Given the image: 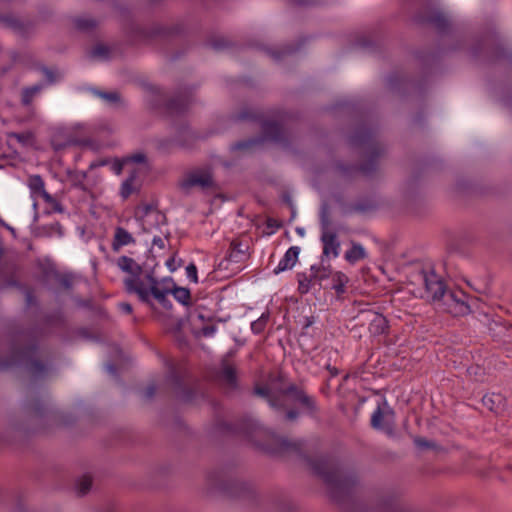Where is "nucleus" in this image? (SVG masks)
Listing matches in <instances>:
<instances>
[{"label": "nucleus", "instance_id": "nucleus-1", "mask_svg": "<svg viewBox=\"0 0 512 512\" xmlns=\"http://www.w3.org/2000/svg\"><path fill=\"white\" fill-rule=\"evenodd\" d=\"M309 465L327 485L334 501L341 505L356 504L357 476L354 472L345 470L337 459L329 455L309 459Z\"/></svg>", "mask_w": 512, "mask_h": 512}, {"label": "nucleus", "instance_id": "nucleus-2", "mask_svg": "<svg viewBox=\"0 0 512 512\" xmlns=\"http://www.w3.org/2000/svg\"><path fill=\"white\" fill-rule=\"evenodd\" d=\"M37 339L31 332H21L12 337L8 355L0 357V368L6 369L24 364L35 380L50 376L52 368L38 358Z\"/></svg>", "mask_w": 512, "mask_h": 512}, {"label": "nucleus", "instance_id": "nucleus-3", "mask_svg": "<svg viewBox=\"0 0 512 512\" xmlns=\"http://www.w3.org/2000/svg\"><path fill=\"white\" fill-rule=\"evenodd\" d=\"M426 297L437 307L453 316H462L470 312L467 295L462 290L448 289L444 279L434 270L423 274Z\"/></svg>", "mask_w": 512, "mask_h": 512}, {"label": "nucleus", "instance_id": "nucleus-4", "mask_svg": "<svg viewBox=\"0 0 512 512\" xmlns=\"http://www.w3.org/2000/svg\"><path fill=\"white\" fill-rule=\"evenodd\" d=\"M116 264L121 271L128 274L124 279V286L128 293L136 294L139 300L147 304L151 303L152 298L165 302L163 294L155 289L156 278L150 273H145L133 258L121 256Z\"/></svg>", "mask_w": 512, "mask_h": 512}, {"label": "nucleus", "instance_id": "nucleus-5", "mask_svg": "<svg viewBox=\"0 0 512 512\" xmlns=\"http://www.w3.org/2000/svg\"><path fill=\"white\" fill-rule=\"evenodd\" d=\"M257 396L265 398L269 405L276 410H286L294 403H300L307 408L313 407V400L305 395L295 385L283 387L280 380H271L267 385H257L254 389Z\"/></svg>", "mask_w": 512, "mask_h": 512}, {"label": "nucleus", "instance_id": "nucleus-6", "mask_svg": "<svg viewBox=\"0 0 512 512\" xmlns=\"http://www.w3.org/2000/svg\"><path fill=\"white\" fill-rule=\"evenodd\" d=\"M351 143L362 152L363 160L357 170L366 176L373 174L377 170L380 156L384 153V147L377 140L375 130L364 125L358 127L351 136Z\"/></svg>", "mask_w": 512, "mask_h": 512}, {"label": "nucleus", "instance_id": "nucleus-7", "mask_svg": "<svg viewBox=\"0 0 512 512\" xmlns=\"http://www.w3.org/2000/svg\"><path fill=\"white\" fill-rule=\"evenodd\" d=\"M235 432L255 446L269 448V443L267 441L263 442L260 439L262 436H264L271 439L278 446V450L281 452H301V442L292 441L286 438H278L274 434H272L268 429L264 428L258 422L252 419L242 420L236 426Z\"/></svg>", "mask_w": 512, "mask_h": 512}, {"label": "nucleus", "instance_id": "nucleus-8", "mask_svg": "<svg viewBox=\"0 0 512 512\" xmlns=\"http://www.w3.org/2000/svg\"><path fill=\"white\" fill-rule=\"evenodd\" d=\"M286 113L277 112L276 119L262 121L263 137L251 138L239 141L232 146L235 151H250L254 147L260 145L264 140H269L283 146H287L289 142V134L285 128Z\"/></svg>", "mask_w": 512, "mask_h": 512}, {"label": "nucleus", "instance_id": "nucleus-9", "mask_svg": "<svg viewBox=\"0 0 512 512\" xmlns=\"http://www.w3.org/2000/svg\"><path fill=\"white\" fill-rule=\"evenodd\" d=\"M133 32L140 41L149 44L160 43L169 50L170 46H173L183 33V25L176 24L170 27L160 24H152L147 27L136 26L133 28Z\"/></svg>", "mask_w": 512, "mask_h": 512}, {"label": "nucleus", "instance_id": "nucleus-10", "mask_svg": "<svg viewBox=\"0 0 512 512\" xmlns=\"http://www.w3.org/2000/svg\"><path fill=\"white\" fill-rule=\"evenodd\" d=\"M151 102L155 108H164L169 115H181L189 108L192 102L190 91H179L174 97L168 98L166 93L157 86H149Z\"/></svg>", "mask_w": 512, "mask_h": 512}, {"label": "nucleus", "instance_id": "nucleus-11", "mask_svg": "<svg viewBox=\"0 0 512 512\" xmlns=\"http://www.w3.org/2000/svg\"><path fill=\"white\" fill-rule=\"evenodd\" d=\"M209 480L216 488L234 497L249 498L252 497L255 492L252 484L241 481L222 471L211 473Z\"/></svg>", "mask_w": 512, "mask_h": 512}, {"label": "nucleus", "instance_id": "nucleus-12", "mask_svg": "<svg viewBox=\"0 0 512 512\" xmlns=\"http://www.w3.org/2000/svg\"><path fill=\"white\" fill-rule=\"evenodd\" d=\"M475 55L485 54L493 60L508 59L512 50L498 34L492 33L482 37L472 48Z\"/></svg>", "mask_w": 512, "mask_h": 512}, {"label": "nucleus", "instance_id": "nucleus-13", "mask_svg": "<svg viewBox=\"0 0 512 512\" xmlns=\"http://www.w3.org/2000/svg\"><path fill=\"white\" fill-rule=\"evenodd\" d=\"M168 366V379L174 385L179 398L187 403H196L198 395L204 397V393L200 391L198 385L189 386L185 383L181 373L178 371L176 366L167 361Z\"/></svg>", "mask_w": 512, "mask_h": 512}, {"label": "nucleus", "instance_id": "nucleus-14", "mask_svg": "<svg viewBox=\"0 0 512 512\" xmlns=\"http://www.w3.org/2000/svg\"><path fill=\"white\" fill-rule=\"evenodd\" d=\"M155 289L163 294L165 302L160 301L159 299H155L160 306L164 309L169 310L172 308V303L168 299V294H171L174 299L184 306H188L191 303V293L190 290L184 287H178L173 280L165 279L163 281V285L159 286L158 281H155Z\"/></svg>", "mask_w": 512, "mask_h": 512}, {"label": "nucleus", "instance_id": "nucleus-15", "mask_svg": "<svg viewBox=\"0 0 512 512\" xmlns=\"http://www.w3.org/2000/svg\"><path fill=\"white\" fill-rule=\"evenodd\" d=\"M371 426L384 432L388 436L395 432V412L393 408L384 400L378 404L371 416Z\"/></svg>", "mask_w": 512, "mask_h": 512}, {"label": "nucleus", "instance_id": "nucleus-16", "mask_svg": "<svg viewBox=\"0 0 512 512\" xmlns=\"http://www.w3.org/2000/svg\"><path fill=\"white\" fill-rule=\"evenodd\" d=\"M134 217L142 226L144 231H149L154 223L163 222L165 216L160 213L152 204L140 203L134 210Z\"/></svg>", "mask_w": 512, "mask_h": 512}, {"label": "nucleus", "instance_id": "nucleus-17", "mask_svg": "<svg viewBox=\"0 0 512 512\" xmlns=\"http://www.w3.org/2000/svg\"><path fill=\"white\" fill-rule=\"evenodd\" d=\"M212 184V175L209 168H197L186 173L180 182L183 190H190L193 187H209Z\"/></svg>", "mask_w": 512, "mask_h": 512}, {"label": "nucleus", "instance_id": "nucleus-18", "mask_svg": "<svg viewBox=\"0 0 512 512\" xmlns=\"http://www.w3.org/2000/svg\"><path fill=\"white\" fill-rule=\"evenodd\" d=\"M416 20L421 23L432 24L439 32H449L451 22L448 15L438 10H427L417 15Z\"/></svg>", "mask_w": 512, "mask_h": 512}, {"label": "nucleus", "instance_id": "nucleus-19", "mask_svg": "<svg viewBox=\"0 0 512 512\" xmlns=\"http://www.w3.org/2000/svg\"><path fill=\"white\" fill-rule=\"evenodd\" d=\"M320 239L323 244L321 259L326 260L330 257L337 258L340 254V242L336 233L333 231H324Z\"/></svg>", "mask_w": 512, "mask_h": 512}, {"label": "nucleus", "instance_id": "nucleus-20", "mask_svg": "<svg viewBox=\"0 0 512 512\" xmlns=\"http://www.w3.org/2000/svg\"><path fill=\"white\" fill-rule=\"evenodd\" d=\"M31 198L36 202L43 199L46 203H52L53 197L45 190V183L40 175H31L27 180ZM36 205V203H34Z\"/></svg>", "mask_w": 512, "mask_h": 512}, {"label": "nucleus", "instance_id": "nucleus-21", "mask_svg": "<svg viewBox=\"0 0 512 512\" xmlns=\"http://www.w3.org/2000/svg\"><path fill=\"white\" fill-rule=\"evenodd\" d=\"M141 168L138 167H132L129 170V176L126 180L123 181L120 187V195L123 198V200L128 199L133 193H136L139 191L141 183L138 179L140 174Z\"/></svg>", "mask_w": 512, "mask_h": 512}, {"label": "nucleus", "instance_id": "nucleus-22", "mask_svg": "<svg viewBox=\"0 0 512 512\" xmlns=\"http://www.w3.org/2000/svg\"><path fill=\"white\" fill-rule=\"evenodd\" d=\"M145 160V155L143 153L137 152L122 159H115L112 163L111 170L116 175H120L125 168L130 170L132 167H138V165L144 164Z\"/></svg>", "mask_w": 512, "mask_h": 512}, {"label": "nucleus", "instance_id": "nucleus-23", "mask_svg": "<svg viewBox=\"0 0 512 512\" xmlns=\"http://www.w3.org/2000/svg\"><path fill=\"white\" fill-rule=\"evenodd\" d=\"M219 380L227 391H234L238 388L236 369L227 363L221 367Z\"/></svg>", "mask_w": 512, "mask_h": 512}, {"label": "nucleus", "instance_id": "nucleus-24", "mask_svg": "<svg viewBox=\"0 0 512 512\" xmlns=\"http://www.w3.org/2000/svg\"><path fill=\"white\" fill-rule=\"evenodd\" d=\"M300 253V248L297 246L290 247L284 256L279 261L278 265L274 269L275 274H279L280 272L286 271L288 269H292L297 262L298 256Z\"/></svg>", "mask_w": 512, "mask_h": 512}, {"label": "nucleus", "instance_id": "nucleus-25", "mask_svg": "<svg viewBox=\"0 0 512 512\" xmlns=\"http://www.w3.org/2000/svg\"><path fill=\"white\" fill-rule=\"evenodd\" d=\"M325 262L326 260L321 259L320 264L312 265L310 268V274L316 284H321L324 280L331 278L332 274L334 273L330 263L327 261V264H325Z\"/></svg>", "mask_w": 512, "mask_h": 512}, {"label": "nucleus", "instance_id": "nucleus-26", "mask_svg": "<svg viewBox=\"0 0 512 512\" xmlns=\"http://www.w3.org/2000/svg\"><path fill=\"white\" fill-rule=\"evenodd\" d=\"M134 243L135 239L133 238L132 234L129 233L126 229L122 227H117L115 229L112 241L113 251L118 252L123 246H127Z\"/></svg>", "mask_w": 512, "mask_h": 512}, {"label": "nucleus", "instance_id": "nucleus-27", "mask_svg": "<svg viewBox=\"0 0 512 512\" xmlns=\"http://www.w3.org/2000/svg\"><path fill=\"white\" fill-rule=\"evenodd\" d=\"M247 249V245H243L241 242L234 240L230 244L226 259L232 263H240L245 260Z\"/></svg>", "mask_w": 512, "mask_h": 512}, {"label": "nucleus", "instance_id": "nucleus-28", "mask_svg": "<svg viewBox=\"0 0 512 512\" xmlns=\"http://www.w3.org/2000/svg\"><path fill=\"white\" fill-rule=\"evenodd\" d=\"M348 283V277L340 271H335L331 276V288L337 295L345 293V286Z\"/></svg>", "mask_w": 512, "mask_h": 512}, {"label": "nucleus", "instance_id": "nucleus-29", "mask_svg": "<svg viewBox=\"0 0 512 512\" xmlns=\"http://www.w3.org/2000/svg\"><path fill=\"white\" fill-rule=\"evenodd\" d=\"M366 257L365 249L362 245L353 243L352 247L346 251L344 258L351 264H354Z\"/></svg>", "mask_w": 512, "mask_h": 512}, {"label": "nucleus", "instance_id": "nucleus-30", "mask_svg": "<svg viewBox=\"0 0 512 512\" xmlns=\"http://www.w3.org/2000/svg\"><path fill=\"white\" fill-rule=\"evenodd\" d=\"M379 509L380 512H414L412 510L405 508L394 498L384 500L381 503Z\"/></svg>", "mask_w": 512, "mask_h": 512}, {"label": "nucleus", "instance_id": "nucleus-31", "mask_svg": "<svg viewBox=\"0 0 512 512\" xmlns=\"http://www.w3.org/2000/svg\"><path fill=\"white\" fill-rule=\"evenodd\" d=\"M90 56L98 60H108L112 56V50L107 45L99 43L91 49Z\"/></svg>", "mask_w": 512, "mask_h": 512}, {"label": "nucleus", "instance_id": "nucleus-32", "mask_svg": "<svg viewBox=\"0 0 512 512\" xmlns=\"http://www.w3.org/2000/svg\"><path fill=\"white\" fill-rule=\"evenodd\" d=\"M407 85H408V80L401 73H398V72L394 73V74L390 75L388 78V86L392 90L400 91L402 89H406Z\"/></svg>", "mask_w": 512, "mask_h": 512}, {"label": "nucleus", "instance_id": "nucleus-33", "mask_svg": "<svg viewBox=\"0 0 512 512\" xmlns=\"http://www.w3.org/2000/svg\"><path fill=\"white\" fill-rule=\"evenodd\" d=\"M42 84H35L33 86L27 87L22 92V103L24 105H29L33 98L42 90Z\"/></svg>", "mask_w": 512, "mask_h": 512}, {"label": "nucleus", "instance_id": "nucleus-34", "mask_svg": "<svg viewBox=\"0 0 512 512\" xmlns=\"http://www.w3.org/2000/svg\"><path fill=\"white\" fill-rule=\"evenodd\" d=\"M484 406L491 411H497L498 406L502 402V397L499 394L485 395L482 399Z\"/></svg>", "mask_w": 512, "mask_h": 512}, {"label": "nucleus", "instance_id": "nucleus-35", "mask_svg": "<svg viewBox=\"0 0 512 512\" xmlns=\"http://www.w3.org/2000/svg\"><path fill=\"white\" fill-rule=\"evenodd\" d=\"M77 29L81 31H90L96 27V21L88 17H78L74 21Z\"/></svg>", "mask_w": 512, "mask_h": 512}, {"label": "nucleus", "instance_id": "nucleus-36", "mask_svg": "<svg viewBox=\"0 0 512 512\" xmlns=\"http://www.w3.org/2000/svg\"><path fill=\"white\" fill-rule=\"evenodd\" d=\"M53 146L55 150H61L68 146H83L87 144L85 139H78L75 137H69L65 143H58L57 140H53Z\"/></svg>", "mask_w": 512, "mask_h": 512}, {"label": "nucleus", "instance_id": "nucleus-37", "mask_svg": "<svg viewBox=\"0 0 512 512\" xmlns=\"http://www.w3.org/2000/svg\"><path fill=\"white\" fill-rule=\"evenodd\" d=\"M235 119L240 120V121H245V120L257 121V120L261 119V115L258 111H255L250 108H245L239 114H237L235 116Z\"/></svg>", "mask_w": 512, "mask_h": 512}, {"label": "nucleus", "instance_id": "nucleus-38", "mask_svg": "<svg viewBox=\"0 0 512 512\" xmlns=\"http://www.w3.org/2000/svg\"><path fill=\"white\" fill-rule=\"evenodd\" d=\"M92 486V478L89 475H83L76 482V489L80 495L86 494Z\"/></svg>", "mask_w": 512, "mask_h": 512}, {"label": "nucleus", "instance_id": "nucleus-39", "mask_svg": "<svg viewBox=\"0 0 512 512\" xmlns=\"http://www.w3.org/2000/svg\"><path fill=\"white\" fill-rule=\"evenodd\" d=\"M315 284L316 282L314 281V279H312L310 273L309 275L304 274L299 278V292L301 294H306Z\"/></svg>", "mask_w": 512, "mask_h": 512}, {"label": "nucleus", "instance_id": "nucleus-40", "mask_svg": "<svg viewBox=\"0 0 512 512\" xmlns=\"http://www.w3.org/2000/svg\"><path fill=\"white\" fill-rule=\"evenodd\" d=\"M268 321V315L262 314L257 320L251 323V330L254 334H260L264 331Z\"/></svg>", "mask_w": 512, "mask_h": 512}, {"label": "nucleus", "instance_id": "nucleus-41", "mask_svg": "<svg viewBox=\"0 0 512 512\" xmlns=\"http://www.w3.org/2000/svg\"><path fill=\"white\" fill-rule=\"evenodd\" d=\"M215 50H222L227 47L228 41L223 37L212 38L208 43Z\"/></svg>", "mask_w": 512, "mask_h": 512}, {"label": "nucleus", "instance_id": "nucleus-42", "mask_svg": "<svg viewBox=\"0 0 512 512\" xmlns=\"http://www.w3.org/2000/svg\"><path fill=\"white\" fill-rule=\"evenodd\" d=\"M95 94L109 103H116L119 100V94L117 92L95 91Z\"/></svg>", "mask_w": 512, "mask_h": 512}, {"label": "nucleus", "instance_id": "nucleus-43", "mask_svg": "<svg viewBox=\"0 0 512 512\" xmlns=\"http://www.w3.org/2000/svg\"><path fill=\"white\" fill-rule=\"evenodd\" d=\"M293 51L291 48H285L283 50L268 49L267 53L275 60H280L285 54H289Z\"/></svg>", "mask_w": 512, "mask_h": 512}, {"label": "nucleus", "instance_id": "nucleus-44", "mask_svg": "<svg viewBox=\"0 0 512 512\" xmlns=\"http://www.w3.org/2000/svg\"><path fill=\"white\" fill-rule=\"evenodd\" d=\"M186 276L190 281L194 283L198 282L197 267L195 264L191 263L186 267Z\"/></svg>", "mask_w": 512, "mask_h": 512}, {"label": "nucleus", "instance_id": "nucleus-45", "mask_svg": "<svg viewBox=\"0 0 512 512\" xmlns=\"http://www.w3.org/2000/svg\"><path fill=\"white\" fill-rule=\"evenodd\" d=\"M58 283L65 289H69L73 285V277L68 274L60 275L58 278Z\"/></svg>", "mask_w": 512, "mask_h": 512}, {"label": "nucleus", "instance_id": "nucleus-46", "mask_svg": "<svg viewBox=\"0 0 512 512\" xmlns=\"http://www.w3.org/2000/svg\"><path fill=\"white\" fill-rule=\"evenodd\" d=\"M414 443L420 449H430V448L434 447V444L431 441H429L423 437H416L414 439Z\"/></svg>", "mask_w": 512, "mask_h": 512}, {"label": "nucleus", "instance_id": "nucleus-47", "mask_svg": "<svg viewBox=\"0 0 512 512\" xmlns=\"http://www.w3.org/2000/svg\"><path fill=\"white\" fill-rule=\"evenodd\" d=\"M11 138H15L18 142L26 144L29 142L31 135L29 133H12Z\"/></svg>", "mask_w": 512, "mask_h": 512}, {"label": "nucleus", "instance_id": "nucleus-48", "mask_svg": "<svg viewBox=\"0 0 512 512\" xmlns=\"http://www.w3.org/2000/svg\"><path fill=\"white\" fill-rule=\"evenodd\" d=\"M320 225H321V234L324 231H332L330 229V220H329L328 216L325 214H322V216H321Z\"/></svg>", "mask_w": 512, "mask_h": 512}, {"label": "nucleus", "instance_id": "nucleus-49", "mask_svg": "<svg viewBox=\"0 0 512 512\" xmlns=\"http://www.w3.org/2000/svg\"><path fill=\"white\" fill-rule=\"evenodd\" d=\"M104 367L108 374H110L111 376H116L117 368H116L115 364L109 362V363H106Z\"/></svg>", "mask_w": 512, "mask_h": 512}, {"label": "nucleus", "instance_id": "nucleus-50", "mask_svg": "<svg viewBox=\"0 0 512 512\" xmlns=\"http://www.w3.org/2000/svg\"><path fill=\"white\" fill-rule=\"evenodd\" d=\"M156 393V386L154 384L148 385L144 391L146 398H151Z\"/></svg>", "mask_w": 512, "mask_h": 512}, {"label": "nucleus", "instance_id": "nucleus-51", "mask_svg": "<svg viewBox=\"0 0 512 512\" xmlns=\"http://www.w3.org/2000/svg\"><path fill=\"white\" fill-rule=\"evenodd\" d=\"M352 210L355 212L363 213V212H366L367 210H369V205L357 203L352 207Z\"/></svg>", "mask_w": 512, "mask_h": 512}, {"label": "nucleus", "instance_id": "nucleus-52", "mask_svg": "<svg viewBox=\"0 0 512 512\" xmlns=\"http://www.w3.org/2000/svg\"><path fill=\"white\" fill-rule=\"evenodd\" d=\"M119 309L126 313V314H130L132 312V306L131 304L129 303H126V302H122L119 304Z\"/></svg>", "mask_w": 512, "mask_h": 512}, {"label": "nucleus", "instance_id": "nucleus-53", "mask_svg": "<svg viewBox=\"0 0 512 512\" xmlns=\"http://www.w3.org/2000/svg\"><path fill=\"white\" fill-rule=\"evenodd\" d=\"M152 243L154 246H157L160 249H163L165 247V242L161 237H154Z\"/></svg>", "mask_w": 512, "mask_h": 512}, {"label": "nucleus", "instance_id": "nucleus-54", "mask_svg": "<svg viewBox=\"0 0 512 512\" xmlns=\"http://www.w3.org/2000/svg\"><path fill=\"white\" fill-rule=\"evenodd\" d=\"M297 416H298V412L294 409H288L286 412V418L288 420H294L297 418Z\"/></svg>", "mask_w": 512, "mask_h": 512}, {"label": "nucleus", "instance_id": "nucleus-55", "mask_svg": "<svg viewBox=\"0 0 512 512\" xmlns=\"http://www.w3.org/2000/svg\"><path fill=\"white\" fill-rule=\"evenodd\" d=\"M44 72H45L46 77L49 79V81L52 82L53 81V78H52L53 72L49 69H45Z\"/></svg>", "mask_w": 512, "mask_h": 512}, {"label": "nucleus", "instance_id": "nucleus-56", "mask_svg": "<svg viewBox=\"0 0 512 512\" xmlns=\"http://www.w3.org/2000/svg\"><path fill=\"white\" fill-rule=\"evenodd\" d=\"M107 161H101V162H98V163H92L90 165L91 168H94V167H97V166H103V165H106Z\"/></svg>", "mask_w": 512, "mask_h": 512}, {"label": "nucleus", "instance_id": "nucleus-57", "mask_svg": "<svg viewBox=\"0 0 512 512\" xmlns=\"http://www.w3.org/2000/svg\"><path fill=\"white\" fill-rule=\"evenodd\" d=\"M113 350H114V352L116 353L117 356L121 355V350H120V348L118 346H114Z\"/></svg>", "mask_w": 512, "mask_h": 512}, {"label": "nucleus", "instance_id": "nucleus-58", "mask_svg": "<svg viewBox=\"0 0 512 512\" xmlns=\"http://www.w3.org/2000/svg\"><path fill=\"white\" fill-rule=\"evenodd\" d=\"M297 3L301 4V5H306L308 4V1L306 0H296Z\"/></svg>", "mask_w": 512, "mask_h": 512}, {"label": "nucleus", "instance_id": "nucleus-59", "mask_svg": "<svg viewBox=\"0 0 512 512\" xmlns=\"http://www.w3.org/2000/svg\"><path fill=\"white\" fill-rule=\"evenodd\" d=\"M297 232H298L299 234L303 235V234H304V229H302V228H298V229H297Z\"/></svg>", "mask_w": 512, "mask_h": 512}]
</instances>
